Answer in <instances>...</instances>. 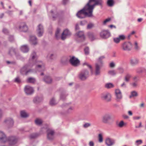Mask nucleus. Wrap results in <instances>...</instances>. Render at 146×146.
Masks as SVG:
<instances>
[{"label": "nucleus", "mask_w": 146, "mask_h": 146, "mask_svg": "<svg viewBox=\"0 0 146 146\" xmlns=\"http://www.w3.org/2000/svg\"><path fill=\"white\" fill-rule=\"evenodd\" d=\"M102 3V0H90L84 8L78 12L77 16L80 19L84 18L86 16L92 17L95 6L96 5H101Z\"/></svg>", "instance_id": "obj_1"}, {"label": "nucleus", "mask_w": 146, "mask_h": 146, "mask_svg": "<svg viewBox=\"0 0 146 146\" xmlns=\"http://www.w3.org/2000/svg\"><path fill=\"white\" fill-rule=\"evenodd\" d=\"M69 62L72 65L74 66H78L79 64L80 63L79 60L74 56H73L70 58Z\"/></svg>", "instance_id": "obj_2"}, {"label": "nucleus", "mask_w": 146, "mask_h": 146, "mask_svg": "<svg viewBox=\"0 0 146 146\" xmlns=\"http://www.w3.org/2000/svg\"><path fill=\"white\" fill-rule=\"evenodd\" d=\"M122 47L124 50H128L131 49L132 45L130 42H125L122 44Z\"/></svg>", "instance_id": "obj_3"}, {"label": "nucleus", "mask_w": 146, "mask_h": 146, "mask_svg": "<svg viewBox=\"0 0 146 146\" xmlns=\"http://www.w3.org/2000/svg\"><path fill=\"white\" fill-rule=\"evenodd\" d=\"M110 33L107 31H103L100 33V36L101 37L104 38H106L110 36Z\"/></svg>", "instance_id": "obj_4"}, {"label": "nucleus", "mask_w": 146, "mask_h": 146, "mask_svg": "<svg viewBox=\"0 0 146 146\" xmlns=\"http://www.w3.org/2000/svg\"><path fill=\"white\" fill-rule=\"evenodd\" d=\"M24 91L25 93L27 94H31L34 92V90L33 88L28 86H25Z\"/></svg>", "instance_id": "obj_5"}, {"label": "nucleus", "mask_w": 146, "mask_h": 146, "mask_svg": "<svg viewBox=\"0 0 146 146\" xmlns=\"http://www.w3.org/2000/svg\"><path fill=\"white\" fill-rule=\"evenodd\" d=\"M47 138L49 139H52L53 138L54 135V131L50 129H49L47 130Z\"/></svg>", "instance_id": "obj_6"}, {"label": "nucleus", "mask_w": 146, "mask_h": 146, "mask_svg": "<svg viewBox=\"0 0 146 146\" xmlns=\"http://www.w3.org/2000/svg\"><path fill=\"white\" fill-rule=\"evenodd\" d=\"M111 97V95L109 93L103 94L102 95L101 97L102 99L107 101H109L110 100Z\"/></svg>", "instance_id": "obj_7"}, {"label": "nucleus", "mask_w": 146, "mask_h": 146, "mask_svg": "<svg viewBox=\"0 0 146 146\" xmlns=\"http://www.w3.org/2000/svg\"><path fill=\"white\" fill-rule=\"evenodd\" d=\"M37 31L38 36H42L43 32V28L41 24L38 25Z\"/></svg>", "instance_id": "obj_8"}, {"label": "nucleus", "mask_w": 146, "mask_h": 146, "mask_svg": "<svg viewBox=\"0 0 146 146\" xmlns=\"http://www.w3.org/2000/svg\"><path fill=\"white\" fill-rule=\"evenodd\" d=\"M70 35V33L68 30L66 29L64 30L61 36V39L62 40H64L67 36L69 35Z\"/></svg>", "instance_id": "obj_9"}, {"label": "nucleus", "mask_w": 146, "mask_h": 146, "mask_svg": "<svg viewBox=\"0 0 146 146\" xmlns=\"http://www.w3.org/2000/svg\"><path fill=\"white\" fill-rule=\"evenodd\" d=\"M19 28L20 31L24 32H26L28 30V27L25 23H22Z\"/></svg>", "instance_id": "obj_10"}, {"label": "nucleus", "mask_w": 146, "mask_h": 146, "mask_svg": "<svg viewBox=\"0 0 146 146\" xmlns=\"http://www.w3.org/2000/svg\"><path fill=\"white\" fill-rule=\"evenodd\" d=\"M88 74V72L86 71L82 72L80 74L79 76V77L81 80H85L86 78L87 77L86 76H87Z\"/></svg>", "instance_id": "obj_11"}, {"label": "nucleus", "mask_w": 146, "mask_h": 146, "mask_svg": "<svg viewBox=\"0 0 146 146\" xmlns=\"http://www.w3.org/2000/svg\"><path fill=\"white\" fill-rule=\"evenodd\" d=\"M28 67V65H26L23 67L21 70V72L23 74L27 75L30 70H27Z\"/></svg>", "instance_id": "obj_12"}, {"label": "nucleus", "mask_w": 146, "mask_h": 146, "mask_svg": "<svg viewBox=\"0 0 146 146\" xmlns=\"http://www.w3.org/2000/svg\"><path fill=\"white\" fill-rule=\"evenodd\" d=\"M114 142L113 140L110 138H107L106 140V144L108 146H110L113 145Z\"/></svg>", "instance_id": "obj_13"}, {"label": "nucleus", "mask_w": 146, "mask_h": 146, "mask_svg": "<svg viewBox=\"0 0 146 146\" xmlns=\"http://www.w3.org/2000/svg\"><path fill=\"white\" fill-rule=\"evenodd\" d=\"M36 38L35 36H31L30 38V40L34 44H36L37 43Z\"/></svg>", "instance_id": "obj_14"}, {"label": "nucleus", "mask_w": 146, "mask_h": 146, "mask_svg": "<svg viewBox=\"0 0 146 146\" xmlns=\"http://www.w3.org/2000/svg\"><path fill=\"white\" fill-rule=\"evenodd\" d=\"M87 35L91 40H93L95 39L94 33L92 32H90L88 33Z\"/></svg>", "instance_id": "obj_15"}, {"label": "nucleus", "mask_w": 146, "mask_h": 146, "mask_svg": "<svg viewBox=\"0 0 146 146\" xmlns=\"http://www.w3.org/2000/svg\"><path fill=\"white\" fill-rule=\"evenodd\" d=\"M51 15L52 17V19L53 20H55L58 17L59 14L57 13L54 12L53 11H51L50 12Z\"/></svg>", "instance_id": "obj_16"}, {"label": "nucleus", "mask_w": 146, "mask_h": 146, "mask_svg": "<svg viewBox=\"0 0 146 146\" xmlns=\"http://www.w3.org/2000/svg\"><path fill=\"white\" fill-rule=\"evenodd\" d=\"M5 122L7 123L10 126H12L13 124V121L11 118H8L5 121Z\"/></svg>", "instance_id": "obj_17"}, {"label": "nucleus", "mask_w": 146, "mask_h": 146, "mask_svg": "<svg viewBox=\"0 0 146 146\" xmlns=\"http://www.w3.org/2000/svg\"><path fill=\"white\" fill-rule=\"evenodd\" d=\"M44 81L47 83L50 84L52 82V79L49 76H46L44 79Z\"/></svg>", "instance_id": "obj_18"}, {"label": "nucleus", "mask_w": 146, "mask_h": 146, "mask_svg": "<svg viewBox=\"0 0 146 146\" xmlns=\"http://www.w3.org/2000/svg\"><path fill=\"white\" fill-rule=\"evenodd\" d=\"M0 140H3V142H5V140H7V138L5 134L2 132L0 131Z\"/></svg>", "instance_id": "obj_19"}, {"label": "nucleus", "mask_w": 146, "mask_h": 146, "mask_svg": "<svg viewBox=\"0 0 146 146\" xmlns=\"http://www.w3.org/2000/svg\"><path fill=\"white\" fill-rule=\"evenodd\" d=\"M21 50L24 52H27L29 51V48L27 45L22 46L21 48Z\"/></svg>", "instance_id": "obj_20"}, {"label": "nucleus", "mask_w": 146, "mask_h": 146, "mask_svg": "<svg viewBox=\"0 0 146 146\" xmlns=\"http://www.w3.org/2000/svg\"><path fill=\"white\" fill-rule=\"evenodd\" d=\"M114 4V0H108L107 1V4L108 6L112 7Z\"/></svg>", "instance_id": "obj_21"}, {"label": "nucleus", "mask_w": 146, "mask_h": 146, "mask_svg": "<svg viewBox=\"0 0 146 146\" xmlns=\"http://www.w3.org/2000/svg\"><path fill=\"white\" fill-rule=\"evenodd\" d=\"M21 116L23 117H26L29 116V114L24 111H21Z\"/></svg>", "instance_id": "obj_22"}, {"label": "nucleus", "mask_w": 146, "mask_h": 146, "mask_svg": "<svg viewBox=\"0 0 146 146\" xmlns=\"http://www.w3.org/2000/svg\"><path fill=\"white\" fill-rule=\"evenodd\" d=\"M131 77V75L129 74H127L125 76V80L127 82H128L129 81L130 78Z\"/></svg>", "instance_id": "obj_23"}, {"label": "nucleus", "mask_w": 146, "mask_h": 146, "mask_svg": "<svg viewBox=\"0 0 146 146\" xmlns=\"http://www.w3.org/2000/svg\"><path fill=\"white\" fill-rule=\"evenodd\" d=\"M77 35L79 37H82V38H84V33L82 31H79L77 34Z\"/></svg>", "instance_id": "obj_24"}, {"label": "nucleus", "mask_w": 146, "mask_h": 146, "mask_svg": "<svg viewBox=\"0 0 146 146\" xmlns=\"http://www.w3.org/2000/svg\"><path fill=\"white\" fill-rule=\"evenodd\" d=\"M96 74L98 75L100 73V67L99 66L98 64H96Z\"/></svg>", "instance_id": "obj_25"}, {"label": "nucleus", "mask_w": 146, "mask_h": 146, "mask_svg": "<svg viewBox=\"0 0 146 146\" xmlns=\"http://www.w3.org/2000/svg\"><path fill=\"white\" fill-rule=\"evenodd\" d=\"M27 81L28 82L34 83L35 82V80L34 78H29L27 79Z\"/></svg>", "instance_id": "obj_26"}, {"label": "nucleus", "mask_w": 146, "mask_h": 146, "mask_svg": "<svg viewBox=\"0 0 146 146\" xmlns=\"http://www.w3.org/2000/svg\"><path fill=\"white\" fill-rule=\"evenodd\" d=\"M146 72L145 69L143 68H139L137 69V72L138 73H141L144 72Z\"/></svg>", "instance_id": "obj_27"}, {"label": "nucleus", "mask_w": 146, "mask_h": 146, "mask_svg": "<svg viewBox=\"0 0 146 146\" xmlns=\"http://www.w3.org/2000/svg\"><path fill=\"white\" fill-rule=\"evenodd\" d=\"M42 120L40 119H37L35 120V123L37 124L38 125H40L42 123Z\"/></svg>", "instance_id": "obj_28"}, {"label": "nucleus", "mask_w": 146, "mask_h": 146, "mask_svg": "<svg viewBox=\"0 0 146 146\" xmlns=\"http://www.w3.org/2000/svg\"><path fill=\"white\" fill-rule=\"evenodd\" d=\"M105 87L107 88H109L113 87V85L111 83H107L105 85Z\"/></svg>", "instance_id": "obj_29"}, {"label": "nucleus", "mask_w": 146, "mask_h": 146, "mask_svg": "<svg viewBox=\"0 0 146 146\" xmlns=\"http://www.w3.org/2000/svg\"><path fill=\"white\" fill-rule=\"evenodd\" d=\"M137 96V92L135 91H133L131 92V95L130 96V98L136 96Z\"/></svg>", "instance_id": "obj_30"}, {"label": "nucleus", "mask_w": 146, "mask_h": 146, "mask_svg": "<svg viewBox=\"0 0 146 146\" xmlns=\"http://www.w3.org/2000/svg\"><path fill=\"white\" fill-rule=\"evenodd\" d=\"M15 54V49L13 48H11L9 50V54Z\"/></svg>", "instance_id": "obj_31"}, {"label": "nucleus", "mask_w": 146, "mask_h": 146, "mask_svg": "<svg viewBox=\"0 0 146 146\" xmlns=\"http://www.w3.org/2000/svg\"><path fill=\"white\" fill-rule=\"evenodd\" d=\"M99 141L100 142H102L103 141V137L102 134H100L98 135Z\"/></svg>", "instance_id": "obj_32"}, {"label": "nucleus", "mask_w": 146, "mask_h": 146, "mask_svg": "<svg viewBox=\"0 0 146 146\" xmlns=\"http://www.w3.org/2000/svg\"><path fill=\"white\" fill-rule=\"evenodd\" d=\"M142 143V141L141 140H137L135 141V144L136 145L138 146Z\"/></svg>", "instance_id": "obj_33"}, {"label": "nucleus", "mask_w": 146, "mask_h": 146, "mask_svg": "<svg viewBox=\"0 0 146 146\" xmlns=\"http://www.w3.org/2000/svg\"><path fill=\"white\" fill-rule=\"evenodd\" d=\"M110 119V117L108 116H105L104 117L103 119V121L104 122L106 123L107 121Z\"/></svg>", "instance_id": "obj_34"}, {"label": "nucleus", "mask_w": 146, "mask_h": 146, "mask_svg": "<svg viewBox=\"0 0 146 146\" xmlns=\"http://www.w3.org/2000/svg\"><path fill=\"white\" fill-rule=\"evenodd\" d=\"M118 37L119 38L120 40H124L125 38V36L123 35H119L118 36Z\"/></svg>", "instance_id": "obj_35"}, {"label": "nucleus", "mask_w": 146, "mask_h": 146, "mask_svg": "<svg viewBox=\"0 0 146 146\" xmlns=\"http://www.w3.org/2000/svg\"><path fill=\"white\" fill-rule=\"evenodd\" d=\"M113 40L115 43H119L120 41L118 37L114 38Z\"/></svg>", "instance_id": "obj_36"}, {"label": "nucleus", "mask_w": 146, "mask_h": 146, "mask_svg": "<svg viewBox=\"0 0 146 146\" xmlns=\"http://www.w3.org/2000/svg\"><path fill=\"white\" fill-rule=\"evenodd\" d=\"M50 105L52 106L56 104L55 100L53 98L50 101Z\"/></svg>", "instance_id": "obj_37"}, {"label": "nucleus", "mask_w": 146, "mask_h": 146, "mask_svg": "<svg viewBox=\"0 0 146 146\" xmlns=\"http://www.w3.org/2000/svg\"><path fill=\"white\" fill-rule=\"evenodd\" d=\"M84 51L86 54H88L89 53V48L88 47L84 49Z\"/></svg>", "instance_id": "obj_38"}, {"label": "nucleus", "mask_w": 146, "mask_h": 146, "mask_svg": "<svg viewBox=\"0 0 146 146\" xmlns=\"http://www.w3.org/2000/svg\"><path fill=\"white\" fill-rule=\"evenodd\" d=\"M124 122L123 121H121L118 124V126L119 127H122L124 125Z\"/></svg>", "instance_id": "obj_39"}, {"label": "nucleus", "mask_w": 146, "mask_h": 146, "mask_svg": "<svg viewBox=\"0 0 146 146\" xmlns=\"http://www.w3.org/2000/svg\"><path fill=\"white\" fill-rule=\"evenodd\" d=\"M109 73L110 75H113L115 74L116 73L114 70H113L109 71Z\"/></svg>", "instance_id": "obj_40"}, {"label": "nucleus", "mask_w": 146, "mask_h": 146, "mask_svg": "<svg viewBox=\"0 0 146 146\" xmlns=\"http://www.w3.org/2000/svg\"><path fill=\"white\" fill-rule=\"evenodd\" d=\"M60 31V29H57L55 33V36L56 38H57Z\"/></svg>", "instance_id": "obj_41"}, {"label": "nucleus", "mask_w": 146, "mask_h": 146, "mask_svg": "<svg viewBox=\"0 0 146 146\" xmlns=\"http://www.w3.org/2000/svg\"><path fill=\"white\" fill-rule=\"evenodd\" d=\"M111 18H108L107 19H106L103 22V23L104 24H105L107 22L110 21L111 20Z\"/></svg>", "instance_id": "obj_42"}, {"label": "nucleus", "mask_w": 146, "mask_h": 146, "mask_svg": "<svg viewBox=\"0 0 146 146\" xmlns=\"http://www.w3.org/2000/svg\"><path fill=\"white\" fill-rule=\"evenodd\" d=\"M36 54L35 52H33L31 54V56L32 57V59L33 60H34L35 58L36 57Z\"/></svg>", "instance_id": "obj_43"}, {"label": "nucleus", "mask_w": 146, "mask_h": 146, "mask_svg": "<svg viewBox=\"0 0 146 146\" xmlns=\"http://www.w3.org/2000/svg\"><path fill=\"white\" fill-rule=\"evenodd\" d=\"M116 95L117 97V99H120L122 98V96L121 93L116 94Z\"/></svg>", "instance_id": "obj_44"}, {"label": "nucleus", "mask_w": 146, "mask_h": 146, "mask_svg": "<svg viewBox=\"0 0 146 146\" xmlns=\"http://www.w3.org/2000/svg\"><path fill=\"white\" fill-rule=\"evenodd\" d=\"M93 26V24H89L88 25L87 28L88 29H90L92 28Z\"/></svg>", "instance_id": "obj_45"}, {"label": "nucleus", "mask_w": 146, "mask_h": 146, "mask_svg": "<svg viewBox=\"0 0 146 146\" xmlns=\"http://www.w3.org/2000/svg\"><path fill=\"white\" fill-rule=\"evenodd\" d=\"M138 60H137L135 59L133 61H131V62L133 64H137L138 62Z\"/></svg>", "instance_id": "obj_46"}, {"label": "nucleus", "mask_w": 146, "mask_h": 146, "mask_svg": "<svg viewBox=\"0 0 146 146\" xmlns=\"http://www.w3.org/2000/svg\"><path fill=\"white\" fill-rule=\"evenodd\" d=\"M115 92L116 95L121 93V92L120 90L119 89L116 90L115 91Z\"/></svg>", "instance_id": "obj_47"}, {"label": "nucleus", "mask_w": 146, "mask_h": 146, "mask_svg": "<svg viewBox=\"0 0 146 146\" xmlns=\"http://www.w3.org/2000/svg\"><path fill=\"white\" fill-rule=\"evenodd\" d=\"M15 82L17 83H19L20 82V80L19 78H17L15 79Z\"/></svg>", "instance_id": "obj_48"}, {"label": "nucleus", "mask_w": 146, "mask_h": 146, "mask_svg": "<svg viewBox=\"0 0 146 146\" xmlns=\"http://www.w3.org/2000/svg\"><path fill=\"white\" fill-rule=\"evenodd\" d=\"M90 125V124L88 123H86L84 125V127L85 128H86Z\"/></svg>", "instance_id": "obj_49"}, {"label": "nucleus", "mask_w": 146, "mask_h": 146, "mask_svg": "<svg viewBox=\"0 0 146 146\" xmlns=\"http://www.w3.org/2000/svg\"><path fill=\"white\" fill-rule=\"evenodd\" d=\"M90 146H94V144L93 141H91L89 143Z\"/></svg>", "instance_id": "obj_50"}, {"label": "nucleus", "mask_w": 146, "mask_h": 146, "mask_svg": "<svg viewBox=\"0 0 146 146\" xmlns=\"http://www.w3.org/2000/svg\"><path fill=\"white\" fill-rule=\"evenodd\" d=\"M115 66L113 62H111L110 64V66L111 67H113Z\"/></svg>", "instance_id": "obj_51"}, {"label": "nucleus", "mask_w": 146, "mask_h": 146, "mask_svg": "<svg viewBox=\"0 0 146 146\" xmlns=\"http://www.w3.org/2000/svg\"><path fill=\"white\" fill-rule=\"evenodd\" d=\"M36 137V135L35 134L32 135H31L30 137L32 138H35Z\"/></svg>", "instance_id": "obj_52"}, {"label": "nucleus", "mask_w": 146, "mask_h": 146, "mask_svg": "<svg viewBox=\"0 0 146 146\" xmlns=\"http://www.w3.org/2000/svg\"><path fill=\"white\" fill-rule=\"evenodd\" d=\"M118 70L120 72L122 73L123 72V70L122 68H118Z\"/></svg>", "instance_id": "obj_53"}, {"label": "nucleus", "mask_w": 146, "mask_h": 146, "mask_svg": "<svg viewBox=\"0 0 146 146\" xmlns=\"http://www.w3.org/2000/svg\"><path fill=\"white\" fill-rule=\"evenodd\" d=\"M85 64L88 67L91 69V71H92V67L90 65L88 64Z\"/></svg>", "instance_id": "obj_54"}, {"label": "nucleus", "mask_w": 146, "mask_h": 146, "mask_svg": "<svg viewBox=\"0 0 146 146\" xmlns=\"http://www.w3.org/2000/svg\"><path fill=\"white\" fill-rule=\"evenodd\" d=\"M41 67H42L43 68V70H44V69H45V68H44V66H41V65H38L37 66V68H40Z\"/></svg>", "instance_id": "obj_55"}, {"label": "nucleus", "mask_w": 146, "mask_h": 146, "mask_svg": "<svg viewBox=\"0 0 146 146\" xmlns=\"http://www.w3.org/2000/svg\"><path fill=\"white\" fill-rule=\"evenodd\" d=\"M140 118V117L139 116H135L133 117L134 119H138Z\"/></svg>", "instance_id": "obj_56"}, {"label": "nucleus", "mask_w": 146, "mask_h": 146, "mask_svg": "<svg viewBox=\"0 0 146 146\" xmlns=\"http://www.w3.org/2000/svg\"><path fill=\"white\" fill-rule=\"evenodd\" d=\"M104 56H102V57H100L98 60H99V61H100V62H101V60L104 59Z\"/></svg>", "instance_id": "obj_57"}, {"label": "nucleus", "mask_w": 146, "mask_h": 146, "mask_svg": "<svg viewBox=\"0 0 146 146\" xmlns=\"http://www.w3.org/2000/svg\"><path fill=\"white\" fill-rule=\"evenodd\" d=\"M141 127V122H140L139 123V125L138 126H136L135 127L136 128H138L140 127Z\"/></svg>", "instance_id": "obj_58"}, {"label": "nucleus", "mask_w": 146, "mask_h": 146, "mask_svg": "<svg viewBox=\"0 0 146 146\" xmlns=\"http://www.w3.org/2000/svg\"><path fill=\"white\" fill-rule=\"evenodd\" d=\"M128 114L129 115H132V113L131 111H129L128 112Z\"/></svg>", "instance_id": "obj_59"}, {"label": "nucleus", "mask_w": 146, "mask_h": 146, "mask_svg": "<svg viewBox=\"0 0 146 146\" xmlns=\"http://www.w3.org/2000/svg\"><path fill=\"white\" fill-rule=\"evenodd\" d=\"M132 85L133 87H136L137 86V84L136 83H134L132 84Z\"/></svg>", "instance_id": "obj_60"}, {"label": "nucleus", "mask_w": 146, "mask_h": 146, "mask_svg": "<svg viewBox=\"0 0 146 146\" xmlns=\"http://www.w3.org/2000/svg\"><path fill=\"white\" fill-rule=\"evenodd\" d=\"M68 0H63V3L65 5L66 4V2H67Z\"/></svg>", "instance_id": "obj_61"}, {"label": "nucleus", "mask_w": 146, "mask_h": 146, "mask_svg": "<svg viewBox=\"0 0 146 146\" xmlns=\"http://www.w3.org/2000/svg\"><path fill=\"white\" fill-rule=\"evenodd\" d=\"M123 117L125 119H127L129 117L127 115H123Z\"/></svg>", "instance_id": "obj_62"}, {"label": "nucleus", "mask_w": 146, "mask_h": 146, "mask_svg": "<svg viewBox=\"0 0 146 146\" xmlns=\"http://www.w3.org/2000/svg\"><path fill=\"white\" fill-rule=\"evenodd\" d=\"M31 3H32V1H31V0H29V3L31 6L32 5Z\"/></svg>", "instance_id": "obj_63"}, {"label": "nucleus", "mask_w": 146, "mask_h": 146, "mask_svg": "<svg viewBox=\"0 0 146 146\" xmlns=\"http://www.w3.org/2000/svg\"><path fill=\"white\" fill-rule=\"evenodd\" d=\"M142 20V19L141 18H139L137 20L139 22H141Z\"/></svg>", "instance_id": "obj_64"}]
</instances>
